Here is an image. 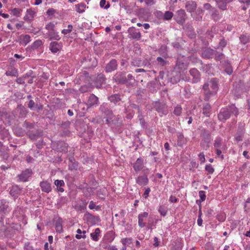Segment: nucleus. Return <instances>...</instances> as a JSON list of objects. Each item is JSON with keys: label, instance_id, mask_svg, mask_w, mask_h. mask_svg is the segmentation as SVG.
Instances as JSON below:
<instances>
[{"label": "nucleus", "instance_id": "nucleus-50", "mask_svg": "<svg viewBox=\"0 0 250 250\" xmlns=\"http://www.w3.org/2000/svg\"><path fill=\"white\" fill-rule=\"evenodd\" d=\"M169 201L172 203H176L178 199L175 196L171 195L170 197Z\"/></svg>", "mask_w": 250, "mask_h": 250}, {"label": "nucleus", "instance_id": "nucleus-18", "mask_svg": "<svg viewBox=\"0 0 250 250\" xmlns=\"http://www.w3.org/2000/svg\"><path fill=\"white\" fill-rule=\"evenodd\" d=\"M176 67L180 70H186L188 67V64L184 62L182 60L179 59L177 61Z\"/></svg>", "mask_w": 250, "mask_h": 250}, {"label": "nucleus", "instance_id": "nucleus-1", "mask_svg": "<svg viewBox=\"0 0 250 250\" xmlns=\"http://www.w3.org/2000/svg\"><path fill=\"white\" fill-rule=\"evenodd\" d=\"M238 114V110L234 104L229 106L226 108L221 109L218 115L220 121H225L228 119L231 115H237Z\"/></svg>", "mask_w": 250, "mask_h": 250}, {"label": "nucleus", "instance_id": "nucleus-15", "mask_svg": "<svg viewBox=\"0 0 250 250\" xmlns=\"http://www.w3.org/2000/svg\"><path fill=\"white\" fill-rule=\"evenodd\" d=\"M145 175L139 176L136 179V182L140 185H146L148 183V180L147 177V174Z\"/></svg>", "mask_w": 250, "mask_h": 250}, {"label": "nucleus", "instance_id": "nucleus-39", "mask_svg": "<svg viewBox=\"0 0 250 250\" xmlns=\"http://www.w3.org/2000/svg\"><path fill=\"white\" fill-rule=\"evenodd\" d=\"M157 61L160 64V65L164 66L166 64V61L162 57H159L157 58Z\"/></svg>", "mask_w": 250, "mask_h": 250}, {"label": "nucleus", "instance_id": "nucleus-29", "mask_svg": "<svg viewBox=\"0 0 250 250\" xmlns=\"http://www.w3.org/2000/svg\"><path fill=\"white\" fill-rule=\"evenodd\" d=\"M182 108L181 107V106L180 105H178L176 107H175L174 110L173 111V113L175 115L179 116L181 115L182 113Z\"/></svg>", "mask_w": 250, "mask_h": 250}, {"label": "nucleus", "instance_id": "nucleus-40", "mask_svg": "<svg viewBox=\"0 0 250 250\" xmlns=\"http://www.w3.org/2000/svg\"><path fill=\"white\" fill-rule=\"evenodd\" d=\"M5 74L7 76H16L17 74V72L15 70H13L12 71H7Z\"/></svg>", "mask_w": 250, "mask_h": 250}, {"label": "nucleus", "instance_id": "nucleus-56", "mask_svg": "<svg viewBox=\"0 0 250 250\" xmlns=\"http://www.w3.org/2000/svg\"><path fill=\"white\" fill-rule=\"evenodd\" d=\"M16 82L17 83L20 84H23L24 83V80L21 78H18L16 80Z\"/></svg>", "mask_w": 250, "mask_h": 250}, {"label": "nucleus", "instance_id": "nucleus-61", "mask_svg": "<svg viewBox=\"0 0 250 250\" xmlns=\"http://www.w3.org/2000/svg\"><path fill=\"white\" fill-rule=\"evenodd\" d=\"M219 44L221 46L224 47L226 46L227 43L226 41L224 40H223L220 42Z\"/></svg>", "mask_w": 250, "mask_h": 250}, {"label": "nucleus", "instance_id": "nucleus-53", "mask_svg": "<svg viewBox=\"0 0 250 250\" xmlns=\"http://www.w3.org/2000/svg\"><path fill=\"white\" fill-rule=\"evenodd\" d=\"M154 243L153 244V245L155 247H157L158 246H159V242L158 241V238L157 237H154Z\"/></svg>", "mask_w": 250, "mask_h": 250}, {"label": "nucleus", "instance_id": "nucleus-45", "mask_svg": "<svg viewBox=\"0 0 250 250\" xmlns=\"http://www.w3.org/2000/svg\"><path fill=\"white\" fill-rule=\"evenodd\" d=\"M198 156H199V159L200 161H201V163H203L205 162L206 158H205V155L203 153H200L199 154Z\"/></svg>", "mask_w": 250, "mask_h": 250}, {"label": "nucleus", "instance_id": "nucleus-62", "mask_svg": "<svg viewBox=\"0 0 250 250\" xmlns=\"http://www.w3.org/2000/svg\"><path fill=\"white\" fill-rule=\"evenodd\" d=\"M241 2L246 3L247 5L250 4V0H239Z\"/></svg>", "mask_w": 250, "mask_h": 250}, {"label": "nucleus", "instance_id": "nucleus-33", "mask_svg": "<svg viewBox=\"0 0 250 250\" xmlns=\"http://www.w3.org/2000/svg\"><path fill=\"white\" fill-rule=\"evenodd\" d=\"M55 25L52 22H49L45 25V29L48 31H53L55 30Z\"/></svg>", "mask_w": 250, "mask_h": 250}, {"label": "nucleus", "instance_id": "nucleus-27", "mask_svg": "<svg viewBox=\"0 0 250 250\" xmlns=\"http://www.w3.org/2000/svg\"><path fill=\"white\" fill-rule=\"evenodd\" d=\"M222 139L221 138H217L214 140V146L215 148H219L221 146Z\"/></svg>", "mask_w": 250, "mask_h": 250}, {"label": "nucleus", "instance_id": "nucleus-16", "mask_svg": "<svg viewBox=\"0 0 250 250\" xmlns=\"http://www.w3.org/2000/svg\"><path fill=\"white\" fill-rule=\"evenodd\" d=\"M215 51L210 48L205 49L202 53V57L204 58L209 59L212 58Z\"/></svg>", "mask_w": 250, "mask_h": 250}, {"label": "nucleus", "instance_id": "nucleus-57", "mask_svg": "<svg viewBox=\"0 0 250 250\" xmlns=\"http://www.w3.org/2000/svg\"><path fill=\"white\" fill-rule=\"evenodd\" d=\"M203 220L202 217H198L197 219V224L199 226H202Z\"/></svg>", "mask_w": 250, "mask_h": 250}, {"label": "nucleus", "instance_id": "nucleus-54", "mask_svg": "<svg viewBox=\"0 0 250 250\" xmlns=\"http://www.w3.org/2000/svg\"><path fill=\"white\" fill-rule=\"evenodd\" d=\"M150 189L149 188H147L146 189V190L144 192V195L145 198H147L149 192H150Z\"/></svg>", "mask_w": 250, "mask_h": 250}, {"label": "nucleus", "instance_id": "nucleus-63", "mask_svg": "<svg viewBox=\"0 0 250 250\" xmlns=\"http://www.w3.org/2000/svg\"><path fill=\"white\" fill-rule=\"evenodd\" d=\"M248 152L247 151H244L243 153V156L246 157L247 159H249L250 156L248 155Z\"/></svg>", "mask_w": 250, "mask_h": 250}, {"label": "nucleus", "instance_id": "nucleus-58", "mask_svg": "<svg viewBox=\"0 0 250 250\" xmlns=\"http://www.w3.org/2000/svg\"><path fill=\"white\" fill-rule=\"evenodd\" d=\"M23 26L22 22L17 23L16 24V27L18 30H19Z\"/></svg>", "mask_w": 250, "mask_h": 250}, {"label": "nucleus", "instance_id": "nucleus-44", "mask_svg": "<svg viewBox=\"0 0 250 250\" xmlns=\"http://www.w3.org/2000/svg\"><path fill=\"white\" fill-rule=\"evenodd\" d=\"M158 211L160 213V214L163 216H166L167 213V211L162 207H160Z\"/></svg>", "mask_w": 250, "mask_h": 250}, {"label": "nucleus", "instance_id": "nucleus-42", "mask_svg": "<svg viewBox=\"0 0 250 250\" xmlns=\"http://www.w3.org/2000/svg\"><path fill=\"white\" fill-rule=\"evenodd\" d=\"M200 145H201V146L203 147V148L204 149H206V150L208 149L209 147L208 142H205L204 143L201 142Z\"/></svg>", "mask_w": 250, "mask_h": 250}, {"label": "nucleus", "instance_id": "nucleus-12", "mask_svg": "<svg viewBox=\"0 0 250 250\" xmlns=\"http://www.w3.org/2000/svg\"><path fill=\"white\" fill-rule=\"evenodd\" d=\"M190 74L193 77V82L197 83L200 79V74L196 68H192L189 71Z\"/></svg>", "mask_w": 250, "mask_h": 250}, {"label": "nucleus", "instance_id": "nucleus-9", "mask_svg": "<svg viewBox=\"0 0 250 250\" xmlns=\"http://www.w3.org/2000/svg\"><path fill=\"white\" fill-rule=\"evenodd\" d=\"M40 185L42 190L43 192L49 193L52 190L51 184L48 182L47 181H43L41 182Z\"/></svg>", "mask_w": 250, "mask_h": 250}, {"label": "nucleus", "instance_id": "nucleus-11", "mask_svg": "<svg viewBox=\"0 0 250 250\" xmlns=\"http://www.w3.org/2000/svg\"><path fill=\"white\" fill-rule=\"evenodd\" d=\"M186 12L184 10L180 9L176 13V21L178 23H182L185 20Z\"/></svg>", "mask_w": 250, "mask_h": 250}, {"label": "nucleus", "instance_id": "nucleus-25", "mask_svg": "<svg viewBox=\"0 0 250 250\" xmlns=\"http://www.w3.org/2000/svg\"><path fill=\"white\" fill-rule=\"evenodd\" d=\"M105 114L107 116L106 120V124L109 125L110 124L111 120H112L113 117L112 112L111 110H107L105 111Z\"/></svg>", "mask_w": 250, "mask_h": 250}, {"label": "nucleus", "instance_id": "nucleus-28", "mask_svg": "<svg viewBox=\"0 0 250 250\" xmlns=\"http://www.w3.org/2000/svg\"><path fill=\"white\" fill-rule=\"evenodd\" d=\"M55 229L57 232L61 233L62 232L63 229L62 223L60 221H57L55 223Z\"/></svg>", "mask_w": 250, "mask_h": 250}, {"label": "nucleus", "instance_id": "nucleus-23", "mask_svg": "<svg viewBox=\"0 0 250 250\" xmlns=\"http://www.w3.org/2000/svg\"><path fill=\"white\" fill-rule=\"evenodd\" d=\"M121 242L123 245L129 246L132 243L133 239L132 238H123L121 239Z\"/></svg>", "mask_w": 250, "mask_h": 250}, {"label": "nucleus", "instance_id": "nucleus-48", "mask_svg": "<svg viewBox=\"0 0 250 250\" xmlns=\"http://www.w3.org/2000/svg\"><path fill=\"white\" fill-rule=\"evenodd\" d=\"M55 10L53 8H49L46 11V14L48 16L53 15L55 13Z\"/></svg>", "mask_w": 250, "mask_h": 250}, {"label": "nucleus", "instance_id": "nucleus-21", "mask_svg": "<svg viewBox=\"0 0 250 250\" xmlns=\"http://www.w3.org/2000/svg\"><path fill=\"white\" fill-rule=\"evenodd\" d=\"M22 10L18 8H15L11 10V14L12 15L14 16L17 17H20L21 15Z\"/></svg>", "mask_w": 250, "mask_h": 250}, {"label": "nucleus", "instance_id": "nucleus-6", "mask_svg": "<svg viewBox=\"0 0 250 250\" xmlns=\"http://www.w3.org/2000/svg\"><path fill=\"white\" fill-rule=\"evenodd\" d=\"M148 216V213L146 212H144L138 215V225L141 228H143L146 226V219Z\"/></svg>", "mask_w": 250, "mask_h": 250}, {"label": "nucleus", "instance_id": "nucleus-46", "mask_svg": "<svg viewBox=\"0 0 250 250\" xmlns=\"http://www.w3.org/2000/svg\"><path fill=\"white\" fill-rule=\"evenodd\" d=\"M216 154L217 156H221V158L222 159H223L224 158V155H222V151L219 148H215Z\"/></svg>", "mask_w": 250, "mask_h": 250}, {"label": "nucleus", "instance_id": "nucleus-19", "mask_svg": "<svg viewBox=\"0 0 250 250\" xmlns=\"http://www.w3.org/2000/svg\"><path fill=\"white\" fill-rule=\"evenodd\" d=\"M31 175V171L29 169H26L23 171L20 175V179L22 181H26L28 178Z\"/></svg>", "mask_w": 250, "mask_h": 250}, {"label": "nucleus", "instance_id": "nucleus-22", "mask_svg": "<svg viewBox=\"0 0 250 250\" xmlns=\"http://www.w3.org/2000/svg\"><path fill=\"white\" fill-rule=\"evenodd\" d=\"M108 100L114 104H116L121 100L120 96L118 94H114L108 97Z\"/></svg>", "mask_w": 250, "mask_h": 250}, {"label": "nucleus", "instance_id": "nucleus-41", "mask_svg": "<svg viewBox=\"0 0 250 250\" xmlns=\"http://www.w3.org/2000/svg\"><path fill=\"white\" fill-rule=\"evenodd\" d=\"M83 235L81 234H76L75 236V237L78 239H80L81 238H86V231L83 230L82 232Z\"/></svg>", "mask_w": 250, "mask_h": 250}, {"label": "nucleus", "instance_id": "nucleus-2", "mask_svg": "<svg viewBox=\"0 0 250 250\" xmlns=\"http://www.w3.org/2000/svg\"><path fill=\"white\" fill-rule=\"evenodd\" d=\"M210 88L212 90L211 92L207 91L208 88V84H205L203 86V89L206 92V99L208 100L211 95H214L216 94L218 89V85L215 80L212 79L210 82Z\"/></svg>", "mask_w": 250, "mask_h": 250}, {"label": "nucleus", "instance_id": "nucleus-10", "mask_svg": "<svg viewBox=\"0 0 250 250\" xmlns=\"http://www.w3.org/2000/svg\"><path fill=\"white\" fill-rule=\"evenodd\" d=\"M45 38H48L50 40H55L57 41H59L61 39L58 33L55 30L48 31L46 33Z\"/></svg>", "mask_w": 250, "mask_h": 250}, {"label": "nucleus", "instance_id": "nucleus-35", "mask_svg": "<svg viewBox=\"0 0 250 250\" xmlns=\"http://www.w3.org/2000/svg\"><path fill=\"white\" fill-rule=\"evenodd\" d=\"M130 35L131 37L134 39L139 40L141 37V34L140 32H133Z\"/></svg>", "mask_w": 250, "mask_h": 250}, {"label": "nucleus", "instance_id": "nucleus-36", "mask_svg": "<svg viewBox=\"0 0 250 250\" xmlns=\"http://www.w3.org/2000/svg\"><path fill=\"white\" fill-rule=\"evenodd\" d=\"M205 169L207 170L208 173L212 174L214 171V169L213 168L212 166L210 164L207 165L205 167Z\"/></svg>", "mask_w": 250, "mask_h": 250}, {"label": "nucleus", "instance_id": "nucleus-3", "mask_svg": "<svg viewBox=\"0 0 250 250\" xmlns=\"http://www.w3.org/2000/svg\"><path fill=\"white\" fill-rule=\"evenodd\" d=\"M132 167L136 172L143 171L144 174H148L149 169L145 168L144 160L142 158H138L136 161L132 164Z\"/></svg>", "mask_w": 250, "mask_h": 250}, {"label": "nucleus", "instance_id": "nucleus-55", "mask_svg": "<svg viewBox=\"0 0 250 250\" xmlns=\"http://www.w3.org/2000/svg\"><path fill=\"white\" fill-rule=\"evenodd\" d=\"M215 57L217 60H221L223 57V54L222 53H217L215 54Z\"/></svg>", "mask_w": 250, "mask_h": 250}, {"label": "nucleus", "instance_id": "nucleus-31", "mask_svg": "<svg viewBox=\"0 0 250 250\" xmlns=\"http://www.w3.org/2000/svg\"><path fill=\"white\" fill-rule=\"evenodd\" d=\"M43 44L41 40H38L35 41L32 44L33 49H37Z\"/></svg>", "mask_w": 250, "mask_h": 250}, {"label": "nucleus", "instance_id": "nucleus-52", "mask_svg": "<svg viewBox=\"0 0 250 250\" xmlns=\"http://www.w3.org/2000/svg\"><path fill=\"white\" fill-rule=\"evenodd\" d=\"M89 208L91 209H93L95 208V204L93 201H91L89 203V205L88 206Z\"/></svg>", "mask_w": 250, "mask_h": 250}, {"label": "nucleus", "instance_id": "nucleus-43", "mask_svg": "<svg viewBox=\"0 0 250 250\" xmlns=\"http://www.w3.org/2000/svg\"><path fill=\"white\" fill-rule=\"evenodd\" d=\"M213 212V210L212 209H208L205 212L206 216H207L208 218H209L210 217L212 216Z\"/></svg>", "mask_w": 250, "mask_h": 250}, {"label": "nucleus", "instance_id": "nucleus-38", "mask_svg": "<svg viewBox=\"0 0 250 250\" xmlns=\"http://www.w3.org/2000/svg\"><path fill=\"white\" fill-rule=\"evenodd\" d=\"M54 184L58 188L63 186L64 185V183L63 180H56L54 182Z\"/></svg>", "mask_w": 250, "mask_h": 250}, {"label": "nucleus", "instance_id": "nucleus-34", "mask_svg": "<svg viewBox=\"0 0 250 250\" xmlns=\"http://www.w3.org/2000/svg\"><path fill=\"white\" fill-rule=\"evenodd\" d=\"M73 29V26L71 25H68L67 29H64L62 31V33L64 35H67L68 33H70Z\"/></svg>", "mask_w": 250, "mask_h": 250}, {"label": "nucleus", "instance_id": "nucleus-30", "mask_svg": "<svg viewBox=\"0 0 250 250\" xmlns=\"http://www.w3.org/2000/svg\"><path fill=\"white\" fill-rule=\"evenodd\" d=\"M100 5L101 7L104 8L105 9H107L110 6L109 2L106 3V0H101L100 2Z\"/></svg>", "mask_w": 250, "mask_h": 250}, {"label": "nucleus", "instance_id": "nucleus-64", "mask_svg": "<svg viewBox=\"0 0 250 250\" xmlns=\"http://www.w3.org/2000/svg\"><path fill=\"white\" fill-rule=\"evenodd\" d=\"M108 250H118L116 246H112L109 248Z\"/></svg>", "mask_w": 250, "mask_h": 250}, {"label": "nucleus", "instance_id": "nucleus-8", "mask_svg": "<svg viewBox=\"0 0 250 250\" xmlns=\"http://www.w3.org/2000/svg\"><path fill=\"white\" fill-rule=\"evenodd\" d=\"M185 7L188 12L191 13L192 16V13L197 8L196 3L192 0L188 1L185 5Z\"/></svg>", "mask_w": 250, "mask_h": 250}, {"label": "nucleus", "instance_id": "nucleus-37", "mask_svg": "<svg viewBox=\"0 0 250 250\" xmlns=\"http://www.w3.org/2000/svg\"><path fill=\"white\" fill-rule=\"evenodd\" d=\"M199 196L200 197V202H203L205 200L206 196L205 194V192L204 191H200L199 192Z\"/></svg>", "mask_w": 250, "mask_h": 250}, {"label": "nucleus", "instance_id": "nucleus-49", "mask_svg": "<svg viewBox=\"0 0 250 250\" xmlns=\"http://www.w3.org/2000/svg\"><path fill=\"white\" fill-rule=\"evenodd\" d=\"M34 106L35 102L32 100H30L28 104V107L31 109H33Z\"/></svg>", "mask_w": 250, "mask_h": 250}, {"label": "nucleus", "instance_id": "nucleus-60", "mask_svg": "<svg viewBox=\"0 0 250 250\" xmlns=\"http://www.w3.org/2000/svg\"><path fill=\"white\" fill-rule=\"evenodd\" d=\"M14 57L17 59H21V60L23 59L24 58V57H23L22 55H19L17 54H15L14 55Z\"/></svg>", "mask_w": 250, "mask_h": 250}, {"label": "nucleus", "instance_id": "nucleus-51", "mask_svg": "<svg viewBox=\"0 0 250 250\" xmlns=\"http://www.w3.org/2000/svg\"><path fill=\"white\" fill-rule=\"evenodd\" d=\"M146 5H153L155 3L154 0H144Z\"/></svg>", "mask_w": 250, "mask_h": 250}, {"label": "nucleus", "instance_id": "nucleus-14", "mask_svg": "<svg viewBox=\"0 0 250 250\" xmlns=\"http://www.w3.org/2000/svg\"><path fill=\"white\" fill-rule=\"evenodd\" d=\"M20 44L23 46L26 45L30 41V36L29 35H21L19 38Z\"/></svg>", "mask_w": 250, "mask_h": 250}, {"label": "nucleus", "instance_id": "nucleus-24", "mask_svg": "<svg viewBox=\"0 0 250 250\" xmlns=\"http://www.w3.org/2000/svg\"><path fill=\"white\" fill-rule=\"evenodd\" d=\"M217 4L220 9L225 10L227 9V4L228 3L225 1V0H217Z\"/></svg>", "mask_w": 250, "mask_h": 250}, {"label": "nucleus", "instance_id": "nucleus-5", "mask_svg": "<svg viewBox=\"0 0 250 250\" xmlns=\"http://www.w3.org/2000/svg\"><path fill=\"white\" fill-rule=\"evenodd\" d=\"M36 14V12L34 9L32 8L27 9L23 19L27 21H33Z\"/></svg>", "mask_w": 250, "mask_h": 250}, {"label": "nucleus", "instance_id": "nucleus-7", "mask_svg": "<svg viewBox=\"0 0 250 250\" xmlns=\"http://www.w3.org/2000/svg\"><path fill=\"white\" fill-rule=\"evenodd\" d=\"M117 61L115 59H112L107 64L105 67V71L111 72L117 69Z\"/></svg>", "mask_w": 250, "mask_h": 250}, {"label": "nucleus", "instance_id": "nucleus-17", "mask_svg": "<svg viewBox=\"0 0 250 250\" xmlns=\"http://www.w3.org/2000/svg\"><path fill=\"white\" fill-rule=\"evenodd\" d=\"M101 232V230L99 228L96 229L94 232L90 233V236L92 239L94 241H98L99 240Z\"/></svg>", "mask_w": 250, "mask_h": 250}, {"label": "nucleus", "instance_id": "nucleus-26", "mask_svg": "<svg viewBox=\"0 0 250 250\" xmlns=\"http://www.w3.org/2000/svg\"><path fill=\"white\" fill-rule=\"evenodd\" d=\"M85 5L83 3H79L76 5L77 12L82 13L84 11Z\"/></svg>", "mask_w": 250, "mask_h": 250}, {"label": "nucleus", "instance_id": "nucleus-20", "mask_svg": "<svg viewBox=\"0 0 250 250\" xmlns=\"http://www.w3.org/2000/svg\"><path fill=\"white\" fill-rule=\"evenodd\" d=\"M211 112V106L207 104L204 105L203 108V113L207 117H209Z\"/></svg>", "mask_w": 250, "mask_h": 250}, {"label": "nucleus", "instance_id": "nucleus-32", "mask_svg": "<svg viewBox=\"0 0 250 250\" xmlns=\"http://www.w3.org/2000/svg\"><path fill=\"white\" fill-rule=\"evenodd\" d=\"M173 16L172 12L170 11H166L164 15V18L166 20H170Z\"/></svg>", "mask_w": 250, "mask_h": 250}, {"label": "nucleus", "instance_id": "nucleus-59", "mask_svg": "<svg viewBox=\"0 0 250 250\" xmlns=\"http://www.w3.org/2000/svg\"><path fill=\"white\" fill-rule=\"evenodd\" d=\"M226 72L229 74L230 75L232 72V69L231 67H228L225 70Z\"/></svg>", "mask_w": 250, "mask_h": 250}, {"label": "nucleus", "instance_id": "nucleus-4", "mask_svg": "<svg viewBox=\"0 0 250 250\" xmlns=\"http://www.w3.org/2000/svg\"><path fill=\"white\" fill-rule=\"evenodd\" d=\"M62 48V43L61 42L56 41L52 42L49 44V50L53 53H56L60 51Z\"/></svg>", "mask_w": 250, "mask_h": 250}, {"label": "nucleus", "instance_id": "nucleus-47", "mask_svg": "<svg viewBox=\"0 0 250 250\" xmlns=\"http://www.w3.org/2000/svg\"><path fill=\"white\" fill-rule=\"evenodd\" d=\"M240 39L241 42H242L244 44H246L248 42V39L245 36H241L240 37Z\"/></svg>", "mask_w": 250, "mask_h": 250}, {"label": "nucleus", "instance_id": "nucleus-13", "mask_svg": "<svg viewBox=\"0 0 250 250\" xmlns=\"http://www.w3.org/2000/svg\"><path fill=\"white\" fill-rule=\"evenodd\" d=\"M98 104V98L94 94H91L88 97L87 103L88 107H91L95 104Z\"/></svg>", "mask_w": 250, "mask_h": 250}]
</instances>
